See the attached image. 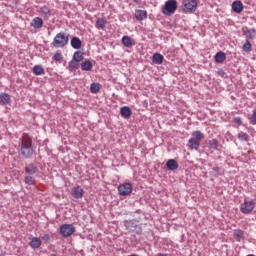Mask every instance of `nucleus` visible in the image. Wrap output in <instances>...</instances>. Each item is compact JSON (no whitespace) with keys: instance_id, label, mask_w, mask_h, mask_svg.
<instances>
[{"instance_id":"obj_1","label":"nucleus","mask_w":256,"mask_h":256,"mask_svg":"<svg viewBox=\"0 0 256 256\" xmlns=\"http://www.w3.org/2000/svg\"><path fill=\"white\" fill-rule=\"evenodd\" d=\"M20 153L24 159H31L35 155V149H33V139L29 136L20 138Z\"/></svg>"},{"instance_id":"obj_2","label":"nucleus","mask_w":256,"mask_h":256,"mask_svg":"<svg viewBox=\"0 0 256 256\" xmlns=\"http://www.w3.org/2000/svg\"><path fill=\"white\" fill-rule=\"evenodd\" d=\"M205 135L203 132L196 130L191 134V138L188 140V147L194 151H199L201 141H203Z\"/></svg>"},{"instance_id":"obj_3","label":"nucleus","mask_w":256,"mask_h":256,"mask_svg":"<svg viewBox=\"0 0 256 256\" xmlns=\"http://www.w3.org/2000/svg\"><path fill=\"white\" fill-rule=\"evenodd\" d=\"M69 43V35H66L65 32H59L53 39L52 45L56 49L63 48Z\"/></svg>"},{"instance_id":"obj_4","label":"nucleus","mask_w":256,"mask_h":256,"mask_svg":"<svg viewBox=\"0 0 256 256\" xmlns=\"http://www.w3.org/2000/svg\"><path fill=\"white\" fill-rule=\"evenodd\" d=\"M182 5L184 13H195L197 11V0H182Z\"/></svg>"},{"instance_id":"obj_5","label":"nucleus","mask_w":256,"mask_h":256,"mask_svg":"<svg viewBox=\"0 0 256 256\" xmlns=\"http://www.w3.org/2000/svg\"><path fill=\"white\" fill-rule=\"evenodd\" d=\"M124 226L129 233H135L136 235H141V227L137 225L135 220L124 221Z\"/></svg>"},{"instance_id":"obj_6","label":"nucleus","mask_w":256,"mask_h":256,"mask_svg":"<svg viewBox=\"0 0 256 256\" xmlns=\"http://www.w3.org/2000/svg\"><path fill=\"white\" fill-rule=\"evenodd\" d=\"M255 205V201L253 200H244V202L240 205V211L244 215H250V213H253Z\"/></svg>"},{"instance_id":"obj_7","label":"nucleus","mask_w":256,"mask_h":256,"mask_svg":"<svg viewBox=\"0 0 256 256\" xmlns=\"http://www.w3.org/2000/svg\"><path fill=\"white\" fill-rule=\"evenodd\" d=\"M118 193L122 197H127V195H131L133 193V185L131 183H124L118 186Z\"/></svg>"},{"instance_id":"obj_8","label":"nucleus","mask_w":256,"mask_h":256,"mask_svg":"<svg viewBox=\"0 0 256 256\" xmlns=\"http://www.w3.org/2000/svg\"><path fill=\"white\" fill-rule=\"evenodd\" d=\"M75 233V226L73 224H62L60 226V234L62 237H71Z\"/></svg>"},{"instance_id":"obj_9","label":"nucleus","mask_w":256,"mask_h":256,"mask_svg":"<svg viewBox=\"0 0 256 256\" xmlns=\"http://www.w3.org/2000/svg\"><path fill=\"white\" fill-rule=\"evenodd\" d=\"M164 14L165 15H169L171 13H174L175 11H177V0H168L165 2V6H164Z\"/></svg>"},{"instance_id":"obj_10","label":"nucleus","mask_w":256,"mask_h":256,"mask_svg":"<svg viewBox=\"0 0 256 256\" xmlns=\"http://www.w3.org/2000/svg\"><path fill=\"white\" fill-rule=\"evenodd\" d=\"M242 33L246 37V41L253 40L256 37L255 28L244 27L242 28Z\"/></svg>"},{"instance_id":"obj_11","label":"nucleus","mask_w":256,"mask_h":256,"mask_svg":"<svg viewBox=\"0 0 256 256\" xmlns=\"http://www.w3.org/2000/svg\"><path fill=\"white\" fill-rule=\"evenodd\" d=\"M85 194V191L81 186H75L71 190V195L74 199H83V195Z\"/></svg>"},{"instance_id":"obj_12","label":"nucleus","mask_w":256,"mask_h":256,"mask_svg":"<svg viewBox=\"0 0 256 256\" xmlns=\"http://www.w3.org/2000/svg\"><path fill=\"white\" fill-rule=\"evenodd\" d=\"M38 172H39V168L35 163H29L25 166L26 175H37Z\"/></svg>"},{"instance_id":"obj_13","label":"nucleus","mask_w":256,"mask_h":256,"mask_svg":"<svg viewBox=\"0 0 256 256\" xmlns=\"http://www.w3.org/2000/svg\"><path fill=\"white\" fill-rule=\"evenodd\" d=\"M166 167L169 169V171H176V169H179V162L175 159H169L166 162Z\"/></svg>"},{"instance_id":"obj_14","label":"nucleus","mask_w":256,"mask_h":256,"mask_svg":"<svg viewBox=\"0 0 256 256\" xmlns=\"http://www.w3.org/2000/svg\"><path fill=\"white\" fill-rule=\"evenodd\" d=\"M165 57L161 53H154L152 56V63H155V65H163Z\"/></svg>"},{"instance_id":"obj_15","label":"nucleus","mask_w":256,"mask_h":256,"mask_svg":"<svg viewBox=\"0 0 256 256\" xmlns=\"http://www.w3.org/2000/svg\"><path fill=\"white\" fill-rule=\"evenodd\" d=\"M120 115H121V117H124V119H129V117H131V115H132L131 108L129 106L121 107Z\"/></svg>"},{"instance_id":"obj_16","label":"nucleus","mask_w":256,"mask_h":256,"mask_svg":"<svg viewBox=\"0 0 256 256\" xmlns=\"http://www.w3.org/2000/svg\"><path fill=\"white\" fill-rule=\"evenodd\" d=\"M70 45L72 49H79L83 45V42H81V39L79 37L74 36L70 41Z\"/></svg>"},{"instance_id":"obj_17","label":"nucleus","mask_w":256,"mask_h":256,"mask_svg":"<svg viewBox=\"0 0 256 256\" xmlns=\"http://www.w3.org/2000/svg\"><path fill=\"white\" fill-rule=\"evenodd\" d=\"M232 10L234 13H241L243 11V2L236 0L232 3Z\"/></svg>"},{"instance_id":"obj_18","label":"nucleus","mask_w":256,"mask_h":256,"mask_svg":"<svg viewBox=\"0 0 256 256\" xmlns=\"http://www.w3.org/2000/svg\"><path fill=\"white\" fill-rule=\"evenodd\" d=\"M31 27H33L34 29H41V27H43V19H41V17L33 18L31 22Z\"/></svg>"},{"instance_id":"obj_19","label":"nucleus","mask_w":256,"mask_h":256,"mask_svg":"<svg viewBox=\"0 0 256 256\" xmlns=\"http://www.w3.org/2000/svg\"><path fill=\"white\" fill-rule=\"evenodd\" d=\"M11 103V95L7 93L0 94V104L1 105H9Z\"/></svg>"},{"instance_id":"obj_20","label":"nucleus","mask_w":256,"mask_h":256,"mask_svg":"<svg viewBox=\"0 0 256 256\" xmlns=\"http://www.w3.org/2000/svg\"><path fill=\"white\" fill-rule=\"evenodd\" d=\"M135 19L137 21H143L144 19H147V11H145V10H136L135 11Z\"/></svg>"},{"instance_id":"obj_21","label":"nucleus","mask_w":256,"mask_h":256,"mask_svg":"<svg viewBox=\"0 0 256 256\" xmlns=\"http://www.w3.org/2000/svg\"><path fill=\"white\" fill-rule=\"evenodd\" d=\"M214 59L216 63H223V61L227 59V54H225V52L223 51H220L216 53V55L214 56Z\"/></svg>"},{"instance_id":"obj_22","label":"nucleus","mask_w":256,"mask_h":256,"mask_svg":"<svg viewBox=\"0 0 256 256\" xmlns=\"http://www.w3.org/2000/svg\"><path fill=\"white\" fill-rule=\"evenodd\" d=\"M105 25H107V20L105 18H98L95 23V28L105 30Z\"/></svg>"},{"instance_id":"obj_23","label":"nucleus","mask_w":256,"mask_h":256,"mask_svg":"<svg viewBox=\"0 0 256 256\" xmlns=\"http://www.w3.org/2000/svg\"><path fill=\"white\" fill-rule=\"evenodd\" d=\"M30 247L32 249H39L41 247V238L33 237L30 241Z\"/></svg>"},{"instance_id":"obj_24","label":"nucleus","mask_w":256,"mask_h":256,"mask_svg":"<svg viewBox=\"0 0 256 256\" xmlns=\"http://www.w3.org/2000/svg\"><path fill=\"white\" fill-rule=\"evenodd\" d=\"M122 45H124V47H127L128 49H131V47H133V40H131V37L129 36H123Z\"/></svg>"},{"instance_id":"obj_25","label":"nucleus","mask_w":256,"mask_h":256,"mask_svg":"<svg viewBox=\"0 0 256 256\" xmlns=\"http://www.w3.org/2000/svg\"><path fill=\"white\" fill-rule=\"evenodd\" d=\"M81 69L82 71H91L93 69V63H91L89 60H84L81 63Z\"/></svg>"},{"instance_id":"obj_26","label":"nucleus","mask_w":256,"mask_h":256,"mask_svg":"<svg viewBox=\"0 0 256 256\" xmlns=\"http://www.w3.org/2000/svg\"><path fill=\"white\" fill-rule=\"evenodd\" d=\"M34 75H45V69L42 65H35L32 69Z\"/></svg>"},{"instance_id":"obj_27","label":"nucleus","mask_w":256,"mask_h":256,"mask_svg":"<svg viewBox=\"0 0 256 256\" xmlns=\"http://www.w3.org/2000/svg\"><path fill=\"white\" fill-rule=\"evenodd\" d=\"M208 147H209V149H212L213 151H217V147H219V141H217V139L209 140Z\"/></svg>"},{"instance_id":"obj_28","label":"nucleus","mask_w":256,"mask_h":256,"mask_svg":"<svg viewBox=\"0 0 256 256\" xmlns=\"http://www.w3.org/2000/svg\"><path fill=\"white\" fill-rule=\"evenodd\" d=\"M242 49L245 53H251V51H253V46L251 45V42L249 40H246V42L242 46Z\"/></svg>"},{"instance_id":"obj_29","label":"nucleus","mask_w":256,"mask_h":256,"mask_svg":"<svg viewBox=\"0 0 256 256\" xmlns=\"http://www.w3.org/2000/svg\"><path fill=\"white\" fill-rule=\"evenodd\" d=\"M101 89V85L99 84V83H92L91 85H90V91H91V93H93V94H97V93H99V90Z\"/></svg>"},{"instance_id":"obj_30","label":"nucleus","mask_w":256,"mask_h":256,"mask_svg":"<svg viewBox=\"0 0 256 256\" xmlns=\"http://www.w3.org/2000/svg\"><path fill=\"white\" fill-rule=\"evenodd\" d=\"M73 60L76 63H81V61H83V54L81 53V51H76L73 55Z\"/></svg>"},{"instance_id":"obj_31","label":"nucleus","mask_w":256,"mask_h":256,"mask_svg":"<svg viewBox=\"0 0 256 256\" xmlns=\"http://www.w3.org/2000/svg\"><path fill=\"white\" fill-rule=\"evenodd\" d=\"M24 182L26 185H35V177H33V175H27Z\"/></svg>"},{"instance_id":"obj_32","label":"nucleus","mask_w":256,"mask_h":256,"mask_svg":"<svg viewBox=\"0 0 256 256\" xmlns=\"http://www.w3.org/2000/svg\"><path fill=\"white\" fill-rule=\"evenodd\" d=\"M40 12L45 15V17H51V10L49 9V7L44 6L40 8Z\"/></svg>"},{"instance_id":"obj_33","label":"nucleus","mask_w":256,"mask_h":256,"mask_svg":"<svg viewBox=\"0 0 256 256\" xmlns=\"http://www.w3.org/2000/svg\"><path fill=\"white\" fill-rule=\"evenodd\" d=\"M244 236H245V232H243V230L241 229L234 230V237H236V239H243Z\"/></svg>"},{"instance_id":"obj_34","label":"nucleus","mask_w":256,"mask_h":256,"mask_svg":"<svg viewBox=\"0 0 256 256\" xmlns=\"http://www.w3.org/2000/svg\"><path fill=\"white\" fill-rule=\"evenodd\" d=\"M52 59H53L54 61H57L58 63H61V61H63V55L61 54V52H56V53L53 55Z\"/></svg>"},{"instance_id":"obj_35","label":"nucleus","mask_w":256,"mask_h":256,"mask_svg":"<svg viewBox=\"0 0 256 256\" xmlns=\"http://www.w3.org/2000/svg\"><path fill=\"white\" fill-rule=\"evenodd\" d=\"M239 141H249V135L245 132H240L238 134Z\"/></svg>"},{"instance_id":"obj_36","label":"nucleus","mask_w":256,"mask_h":256,"mask_svg":"<svg viewBox=\"0 0 256 256\" xmlns=\"http://www.w3.org/2000/svg\"><path fill=\"white\" fill-rule=\"evenodd\" d=\"M250 125H256V109H254L251 114Z\"/></svg>"},{"instance_id":"obj_37","label":"nucleus","mask_w":256,"mask_h":256,"mask_svg":"<svg viewBox=\"0 0 256 256\" xmlns=\"http://www.w3.org/2000/svg\"><path fill=\"white\" fill-rule=\"evenodd\" d=\"M212 171H213L214 173H216L215 176H217V175H223V168H221V167H219V166H216V167L212 168Z\"/></svg>"},{"instance_id":"obj_38","label":"nucleus","mask_w":256,"mask_h":256,"mask_svg":"<svg viewBox=\"0 0 256 256\" xmlns=\"http://www.w3.org/2000/svg\"><path fill=\"white\" fill-rule=\"evenodd\" d=\"M77 63L78 62H74V61H70L69 62V69H70V71H75V69H77Z\"/></svg>"},{"instance_id":"obj_39","label":"nucleus","mask_w":256,"mask_h":256,"mask_svg":"<svg viewBox=\"0 0 256 256\" xmlns=\"http://www.w3.org/2000/svg\"><path fill=\"white\" fill-rule=\"evenodd\" d=\"M234 123L236 125H243V119H241V117H235L234 118Z\"/></svg>"},{"instance_id":"obj_40","label":"nucleus","mask_w":256,"mask_h":256,"mask_svg":"<svg viewBox=\"0 0 256 256\" xmlns=\"http://www.w3.org/2000/svg\"><path fill=\"white\" fill-rule=\"evenodd\" d=\"M42 239H43L44 241H49V236H48V234H45V235L42 237Z\"/></svg>"},{"instance_id":"obj_41","label":"nucleus","mask_w":256,"mask_h":256,"mask_svg":"<svg viewBox=\"0 0 256 256\" xmlns=\"http://www.w3.org/2000/svg\"><path fill=\"white\" fill-rule=\"evenodd\" d=\"M219 75H221V77H223V75H225V72L223 70L219 71Z\"/></svg>"},{"instance_id":"obj_42","label":"nucleus","mask_w":256,"mask_h":256,"mask_svg":"<svg viewBox=\"0 0 256 256\" xmlns=\"http://www.w3.org/2000/svg\"><path fill=\"white\" fill-rule=\"evenodd\" d=\"M133 3H139V0H132Z\"/></svg>"},{"instance_id":"obj_43","label":"nucleus","mask_w":256,"mask_h":256,"mask_svg":"<svg viewBox=\"0 0 256 256\" xmlns=\"http://www.w3.org/2000/svg\"><path fill=\"white\" fill-rule=\"evenodd\" d=\"M246 256H255V255H253V254H248V255H246Z\"/></svg>"}]
</instances>
